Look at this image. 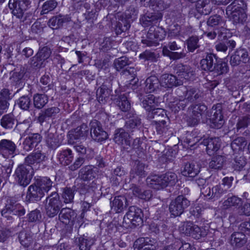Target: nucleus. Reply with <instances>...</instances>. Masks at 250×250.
<instances>
[{"label": "nucleus", "mask_w": 250, "mask_h": 250, "mask_svg": "<svg viewBox=\"0 0 250 250\" xmlns=\"http://www.w3.org/2000/svg\"><path fill=\"white\" fill-rule=\"evenodd\" d=\"M190 204V201L184 196L179 195L170 203L169 211L174 216H180Z\"/></svg>", "instance_id": "nucleus-5"}, {"label": "nucleus", "mask_w": 250, "mask_h": 250, "mask_svg": "<svg viewBox=\"0 0 250 250\" xmlns=\"http://www.w3.org/2000/svg\"><path fill=\"white\" fill-rule=\"evenodd\" d=\"M139 58L144 62H157L158 61L157 59L158 58V54H156L154 52L147 50H146L143 53H141L139 56Z\"/></svg>", "instance_id": "nucleus-54"}, {"label": "nucleus", "mask_w": 250, "mask_h": 250, "mask_svg": "<svg viewBox=\"0 0 250 250\" xmlns=\"http://www.w3.org/2000/svg\"><path fill=\"white\" fill-rule=\"evenodd\" d=\"M109 94V89L104 85H102L96 91L97 98L100 103H104Z\"/></svg>", "instance_id": "nucleus-51"}, {"label": "nucleus", "mask_w": 250, "mask_h": 250, "mask_svg": "<svg viewBox=\"0 0 250 250\" xmlns=\"http://www.w3.org/2000/svg\"><path fill=\"white\" fill-rule=\"evenodd\" d=\"M88 131V127L85 124H83L80 126L71 130L68 132V143L69 144L74 145L81 138L85 137Z\"/></svg>", "instance_id": "nucleus-12"}, {"label": "nucleus", "mask_w": 250, "mask_h": 250, "mask_svg": "<svg viewBox=\"0 0 250 250\" xmlns=\"http://www.w3.org/2000/svg\"><path fill=\"white\" fill-rule=\"evenodd\" d=\"M247 145L245 139L240 137L234 139L231 144V147L233 151L242 150Z\"/></svg>", "instance_id": "nucleus-53"}, {"label": "nucleus", "mask_w": 250, "mask_h": 250, "mask_svg": "<svg viewBox=\"0 0 250 250\" xmlns=\"http://www.w3.org/2000/svg\"><path fill=\"white\" fill-rule=\"evenodd\" d=\"M44 195L42 189L35 182L28 187L26 199L30 202H37L40 201Z\"/></svg>", "instance_id": "nucleus-15"}, {"label": "nucleus", "mask_w": 250, "mask_h": 250, "mask_svg": "<svg viewBox=\"0 0 250 250\" xmlns=\"http://www.w3.org/2000/svg\"><path fill=\"white\" fill-rule=\"evenodd\" d=\"M226 162L225 156L222 155H217L213 157L209 163V167L211 169L215 170L221 169Z\"/></svg>", "instance_id": "nucleus-41"}, {"label": "nucleus", "mask_w": 250, "mask_h": 250, "mask_svg": "<svg viewBox=\"0 0 250 250\" xmlns=\"http://www.w3.org/2000/svg\"><path fill=\"white\" fill-rule=\"evenodd\" d=\"M130 27V23L126 19H122L117 25L116 30L118 32H125Z\"/></svg>", "instance_id": "nucleus-62"}, {"label": "nucleus", "mask_w": 250, "mask_h": 250, "mask_svg": "<svg viewBox=\"0 0 250 250\" xmlns=\"http://www.w3.org/2000/svg\"><path fill=\"white\" fill-rule=\"evenodd\" d=\"M160 84V80L154 76H151L146 79V81L145 90L147 93L154 91Z\"/></svg>", "instance_id": "nucleus-38"}, {"label": "nucleus", "mask_w": 250, "mask_h": 250, "mask_svg": "<svg viewBox=\"0 0 250 250\" xmlns=\"http://www.w3.org/2000/svg\"><path fill=\"white\" fill-rule=\"evenodd\" d=\"M250 124V116L242 117L238 119L234 129H236L237 133H241L242 130L247 127Z\"/></svg>", "instance_id": "nucleus-47"}, {"label": "nucleus", "mask_w": 250, "mask_h": 250, "mask_svg": "<svg viewBox=\"0 0 250 250\" xmlns=\"http://www.w3.org/2000/svg\"><path fill=\"white\" fill-rule=\"evenodd\" d=\"M15 119L12 114L3 115L0 120L1 126L5 129H12L15 125Z\"/></svg>", "instance_id": "nucleus-40"}, {"label": "nucleus", "mask_w": 250, "mask_h": 250, "mask_svg": "<svg viewBox=\"0 0 250 250\" xmlns=\"http://www.w3.org/2000/svg\"><path fill=\"white\" fill-rule=\"evenodd\" d=\"M62 207V203L60 196L56 191H53L45 200V209L49 217L56 216Z\"/></svg>", "instance_id": "nucleus-3"}, {"label": "nucleus", "mask_w": 250, "mask_h": 250, "mask_svg": "<svg viewBox=\"0 0 250 250\" xmlns=\"http://www.w3.org/2000/svg\"><path fill=\"white\" fill-rule=\"evenodd\" d=\"M244 3L242 0H234L226 8L227 14L230 16L234 23H242L246 20L247 15L244 12Z\"/></svg>", "instance_id": "nucleus-1"}, {"label": "nucleus", "mask_w": 250, "mask_h": 250, "mask_svg": "<svg viewBox=\"0 0 250 250\" xmlns=\"http://www.w3.org/2000/svg\"><path fill=\"white\" fill-rule=\"evenodd\" d=\"M165 35V32L162 28L151 26L147 32L146 39H143L142 42L146 46L155 47L159 44V41L163 40Z\"/></svg>", "instance_id": "nucleus-4"}, {"label": "nucleus", "mask_w": 250, "mask_h": 250, "mask_svg": "<svg viewBox=\"0 0 250 250\" xmlns=\"http://www.w3.org/2000/svg\"><path fill=\"white\" fill-rule=\"evenodd\" d=\"M161 176L163 188L168 186H172L178 181L177 175L173 172H167Z\"/></svg>", "instance_id": "nucleus-32"}, {"label": "nucleus", "mask_w": 250, "mask_h": 250, "mask_svg": "<svg viewBox=\"0 0 250 250\" xmlns=\"http://www.w3.org/2000/svg\"><path fill=\"white\" fill-rule=\"evenodd\" d=\"M143 212L141 209L136 206H131L124 217L123 223L131 224L136 227L143 224Z\"/></svg>", "instance_id": "nucleus-6"}, {"label": "nucleus", "mask_w": 250, "mask_h": 250, "mask_svg": "<svg viewBox=\"0 0 250 250\" xmlns=\"http://www.w3.org/2000/svg\"><path fill=\"white\" fill-rule=\"evenodd\" d=\"M116 103L119 108L123 112H127L131 108V104L127 96L121 94L116 100Z\"/></svg>", "instance_id": "nucleus-39"}, {"label": "nucleus", "mask_w": 250, "mask_h": 250, "mask_svg": "<svg viewBox=\"0 0 250 250\" xmlns=\"http://www.w3.org/2000/svg\"><path fill=\"white\" fill-rule=\"evenodd\" d=\"M151 112L149 113L148 116L150 118L155 119V120L159 121L158 119L160 117H164L165 115V111L164 109L160 108H155Z\"/></svg>", "instance_id": "nucleus-61"}, {"label": "nucleus", "mask_w": 250, "mask_h": 250, "mask_svg": "<svg viewBox=\"0 0 250 250\" xmlns=\"http://www.w3.org/2000/svg\"><path fill=\"white\" fill-rule=\"evenodd\" d=\"M17 146L12 141L2 139L0 141V153L5 158L13 157L16 154Z\"/></svg>", "instance_id": "nucleus-11"}, {"label": "nucleus", "mask_w": 250, "mask_h": 250, "mask_svg": "<svg viewBox=\"0 0 250 250\" xmlns=\"http://www.w3.org/2000/svg\"><path fill=\"white\" fill-rule=\"evenodd\" d=\"M33 234L23 230L20 232L19 234V239L21 244L25 248H32V244L34 243V239Z\"/></svg>", "instance_id": "nucleus-27"}, {"label": "nucleus", "mask_w": 250, "mask_h": 250, "mask_svg": "<svg viewBox=\"0 0 250 250\" xmlns=\"http://www.w3.org/2000/svg\"><path fill=\"white\" fill-rule=\"evenodd\" d=\"M192 114L194 116H199L202 118V115L207 110V107L204 104H198L191 106Z\"/></svg>", "instance_id": "nucleus-56"}, {"label": "nucleus", "mask_w": 250, "mask_h": 250, "mask_svg": "<svg viewBox=\"0 0 250 250\" xmlns=\"http://www.w3.org/2000/svg\"><path fill=\"white\" fill-rule=\"evenodd\" d=\"M250 61V57L248 52L244 49L237 50L231 57L232 62H247Z\"/></svg>", "instance_id": "nucleus-33"}, {"label": "nucleus", "mask_w": 250, "mask_h": 250, "mask_svg": "<svg viewBox=\"0 0 250 250\" xmlns=\"http://www.w3.org/2000/svg\"><path fill=\"white\" fill-rule=\"evenodd\" d=\"M206 235V233L205 230H202L201 228L198 226L194 225V227L192 228L189 236H191L196 239H199L202 236H204Z\"/></svg>", "instance_id": "nucleus-59"}, {"label": "nucleus", "mask_w": 250, "mask_h": 250, "mask_svg": "<svg viewBox=\"0 0 250 250\" xmlns=\"http://www.w3.org/2000/svg\"><path fill=\"white\" fill-rule=\"evenodd\" d=\"M42 137L39 133H33L26 137L23 142V148L26 151L32 150L41 141Z\"/></svg>", "instance_id": "nucleus-21"}, {"label": "nucleus", "mask_w": 250, "mask_h": 250, "mask_svg": "<svg viewBox=\"0 0 250 250\" xmlns=\"http://www.w3.org/2000/svg\"><path fill=\"white\" fill-rule=\"evenodd\" d=\"M30 4L29 0H9L8 7L13 16L21 19Z\"/></svg>", "instance_id": "nucleus-7"}, {"label": "nucleus", "mask_w": 250, "mask_h": 250, "mask_svg": "<svg viewBox=\"0 0 250 250\" xmlns=\"http://www.w3.org/2000/svg\"><path fill=\"white\" fill-rule=\"evenodd\" d=\"M184 100L174 98L173 101L170 102L169 106L172 110L176 112L181 109H183L185 107L186 104L184 103Z\"/></svg>", "instance_id": "nucleus-55"}, {"label": "nucleus", "mask_w": 250, "mask_h": 250, "mask_svg": "<svg viewBox=\"0 0 250 250\" xmlns=\"http://www.w3.org/2000/svg\"><path fill=\"white\" fill-rule=\"evenodd\" d=\"M247 238L243 232H234L231 234L230 243L234 247L239 248L244 246L247 242Z\"/></svg>", "instance_id": "nucleus-25"}, {"label": "nucleus", "mask_w": 250, "mask_h": 250, "mask_svg": "<svg viewBox=\"0 0 250 250\" xmlns=\"http://www.w3.org/2000/svg\"><path fill=\"white\" fill-rule=\"evenodd\" d=\"M98 169L92 166H86L82 168L79 172L81 178L84 181H90L98 176Z\"/></svg>", "instance_id": "nucleus-20"}, {"label": "nucleus", "mask_w": 250, "mask_h": 250, "mask_svg": "<svg viewBox=\"0 0 250 250\" xmlns=\"http://www.w3.org/2000/svg\"><path fill=\"white\" fill-rule=\"evenodd\" d=\"M17 104L21 109L27 110L31 105L30 99L27 96H23L19 99Z\"/></svg>", "instance_id": "nucleus-57"}, {"label": "nucleus", "mask_w": 250, "mask_h": 250, "mask_svg": "<svg viewBox=\"0 0 250 250\" xmlns=\"http://www.w3.org/2000/svg\"><path fill=\"white\" fill-rule=\"evenodd\" d=\"M48 97L43 94H36L33 97V104L34 107L38 109H42L47 104Z\"/></svg>", "instance_id": "nucleus-37"}, {"label": "nucleus", "mask_w": 250, "mask_h": 250, "mask_svg": "<svg viewBox=\"0 0 250 250\" xmlns=\"http://www.w3.org/2000/svg\"><path fill=\"white\" fill-rule=\"evenodd\" d=\"M145 165L140 161H136L134 166L130 172V179H134L135 175L140 178L145 177L146 175L145 170Z\"/></svg>", "instance_id": "nucleus-34"}, {"label": "nucleus", "mask_w": 250, "mask_h": 250, "mask_svg": "<svg viewBox=\"0 0 250 250\" xmlns=\"http://www.w3.org/2000/svg\"><path fill=\"white\" fill-rule=\"evenodd\" d=\"M45 155L40 150L36 149L25 157L24 163L29 166L39 164L44 161Z\"/></svg>", "instance_id": "nucleus-24"}, {"label": "nucleus", "mask_w": 250, "mask_h": 250, "mask_svg": "<svg viewBox=\"0 0 250 250\" xmlns=\"http://www.w3.org/2000/svg\"><path fill=\"white\" fill-rule=\"evenodd\" d=\"M94 244V240L89 238L80 237L79 238L78 246L80 250H89Z\"/></svg>", "instance_id": "nucleus-52"}, {"label": "nucleus", "mask_w": 250, "mask_h": 250, "mask_svg": "<svg viewBox=\"0 0 250 250\" xmlns=\"http://www.w3.org/2000/svg\"><path fill=\"white\" fill-rule=\"evenodd\" d=\"M131 137L123 128H118L115 131L113 140L117 144L124 148L131 146Z\"/></svg>", "instance_id": "nucleus-13"}, {"label": "nucleus", "mask_w": 250, "mask_h": 250, "mask_svg": "<svg viewBox=\"0 0 250 250\" xmlns=\"http://www.w3.org/2000/svg\"><path fill=\"white\" fill-rule=\"evenodd\" d=\"M58 2L56 0H47L42 6V10L41 11V15H44L48 13L55 9L57 6Z\"/></svg>", "instance_id": "nucleus-49"}, {"label": "nucleus", "mask_w": 250, "mask_h": 250, "mask_svg": "<svg viewBox=\"0 0 250 250\" xmlns=\"http://www.w3.org/2000/svg\"><path fill=\"white\" fill-rule=\"evenodd\" d=\"M71 21V17L68 15H59L52 17L48 21V25L53 29H57Z\"/></svg>", "instance_id": "nucleus-23"}, {"label": "nucleus", "mask_w": 250, "mask_h": 250, "mask_svg": "<svg viewBox=\"0 0 250 250\" xmlns=\"http://www.w3.org/2000/svg\"><path fill=\"white\" fill-rule=\"evenodd\" d=\"M76 213L69 208H63L61 210L59 218L62 223L65 225H73Z\"/></svg>", "instance_id": "nucleus-22"}, {"label": "nucleus", "mask_w": 250, "mask_h": 250, "mask_svg": "<svg viewBox=\"0 0 250 250\" xmlns=\"http://www.w3.org/2000/svg\"><path fill=\"white\" fill-rule=\"evenodd\" d=\"M60 109L57 107H51L42 110L39 114L38 121L42 124L51 117L55 116L60 112Z\"/></svg>", "instance_id": "nucleus-28"}, {"label": "nucleus", "mask_w": 250, "mask_h": 250, "mask_svg": "<svg viewBox=\"0 0 250 250\" xmlns=\"http://www.w3.org/2000/svg\"><path fill=\"white\" fill-rule=\"evenodd\" d=\"M161 176L157 175H151L146 179L147 185L151 188L155 189L163 188Z\"/></svg>", "instance_id": "nucleus-44"}, {"label": "nucleus", "mask_w": 250, "mask_h": 250, "mask_svg": "<svg viewBox=\"0 0 250 250\" xmlns=\"http://www.w3.org/2000/svg\"><path fill=\"white\" fill-rule=\"evenodd\" d=\"M199 39L197 36H192L187 41L188 48L189 51L193 52L199 47Z\"/></svg>", "instance_id": "nucleus-60"}, {"label": "nucleus", "mask_w": 250, "mask_h": 250, "mask_svg": "<svg viewBox=\"0 0 250 250\" xmlns=\"http://www.w3.org/2000/svg\"><path fill=\"white\" fill-rule=\"evenodd\" d=\"M223 23L222 18L218 15H214L210 16L207 21V24L210 27H215Z\"/></svg>", "instance_id": "nucleus-58"}, {"label": "nucleus", "mask_w": 250, "mask_h": 250, "mask_svg": "<svg viewBox=\"0 0 250 250\" xmlns=\"http://www.w3.org/2000/svg\"><path fill=\"white\" fill-rule=\"evenodd\" d=\"M90 133L92 139L98 142H102L108 138L107 133L104 130L100 122L94 120L89 124Z\"/></svg>", "instance_id": "nucleus-8"}, {"label": "nucleus", "mask_w": 250, "mask_h": 250, "mask_svg": "<svg viewBox=\"0 0 250 250\" xmlns=\"http://www.w3.org/2000/svg\"><path fill=\"white\" fill-rule=\"evenodd\" d=\"M162 18V14L159 12H147L141 16L140 21L142 25L145 27L156 23Z\"/></svg>", "instance_id": "nucleus-17"}, {"label": "nucleus", "mask_w": 250, "mask_h": 250, "mask_svg": "<svg viewBox=\"0 0 250 250\" xmlns=\"http://www.w3.org/2000/svg\"><path fill=\"white\" fill-rule=\"evenodd\" d=\"M58 159L60 163L63 166H68L73 160V155L70 149L62 150L58 154Z\"/></svg>", "instance_id": "nucleus-30"}, {"label": "nucleus", "mask_w": 250, "mask_h": 250, "mask_svg": "<svg viewBox=\"0 0 250 250\" xmlns=\"http://www.w3.org/2000/svg\"><path fill=\"white\" fill-rule=\"evenodd\" d=\"M227 192V188L223 186L217 185L211 188L208 186H205L201 188V193L207 199H218Z\"/></svg>", "instance_id": "nucleus-9"}, {"label": "nucleus", "mask_w": 250, "mask_h": 250, "mask_svg": "<svg viewBox=\"0 0 250 250\" xmlns=\"http://www.w3.org/2000/svg\"><path fill=\"white\" fill-rule=\"evenodd\" d=\"M36 182L37 184L42 189L44 194L53 188V182L47 177L37 179Z\"/></svg>", "instance_id": "nucleus-42"}, {"label": "nucleus", "mask_w": 250, "mask_h": 250, "mask_svg": "<svg viewBox=\"0 0 250 250\" xmlns=\"http://www.w3.org/2000/svg\"><path fill=\"white\" fill-rule=\"evenodd\" d=\"M51 53V51L48 47L44 46L42 48L39 49L38 52L36 54V56L34 57L35 59L33 61H35V62H44L47 61L49 59Z\"/></svg>", "instance_id": "nucleus-45"}, {"label": "nucleus", "mask_w": 250, "mask_h": 250, "mask_svg": "<svg viewBox=\"0 0 250 250\" xmlns=\"http://www.w3.org/2000/svg\"><path fill=\"white\" fill-rule=\"evenodd\" d=\"M62 196L64 203H72L74 197V190L66 187L63 189Z\"/></svg>", "instance_id": "nucleus-50"}, {"label": "nucleus", "mask_w": 250, "mask_h": 250, "mask_svg": "<svg viewBox=\"0 0 250 250\" xmlns=\"http://www.w3.org/2000/svg\"><path fill=\"white\" fill-rule=\"evenodd\" d=\"M142 105L146 110L150 112L158 106V102L153 95L146 96L142 101Z\"/></svg>", "instance_id": "nucleus-36"}, {"label": "nucleus", "mask_w": 250, "mask_h": 250, "mask_svg": "<svg viewBox=\"0 0 250 250\" xmlns=\"http://www.w3.org/2000/svg\"><path fill=\"white\" fill-rule=\"evenodd\" d=\"M242 200L236 196H232L228 197L222 204L224 209H230L232 208H237L242 204Z\"/></svg>", "instance_id": "nucleus-31"}, {"label": "nucleus", "mask_w": 250, "mask_h": 250, "mask_svg": "<svg viewBox=\"0 0 250 250\" xmlns=\"http://www.w3.org/2000/svg\"><path fill=\"white\" fill-rule=\"evenodd\" d=\"M46 142L48 147L56 149L61 145L62 141L57 134L48 131L46 133Z\"/></svg>", "instance_id": "nucleus-35"}, {"label": "nucleus", "mask_w": 250, "mask_h": 250, "mask_svg": "<svg viewBox=\"0 0 250 250\" xmlns=\"http://www.w3.org/2000/svg\"><path fill=\"white\" fill-rule=\"evenodd\" d=\"M200 168L197 165L194 163H187L182 170L183 176L189 177H194L199 172Z\"/></svg>", "instance_id": "nucleus-29"}, {"label": "nucleus", "mask_w": 250, "mask_h": 250, "mask_svg": "<svg viewBox=\"0 0 250 250\" xmlns=\"http://www.w3.org/2000/svg\"><path fill=\"white\" fill-rule=\"evenodd\" d=\"M206 146L207 153L211 155L216 152L220 147L221 142L218 137L208 138L204 139L200 143Z\"/></svg>", "instance_id": "nucleus-18"}, {"label": "nucleus", "mask_w": 250, "mask_h": 250, "mask_svg": "<svg viewBox=\"0 0 250 250\" xmlns=\"http://www.w3.org/2000/svg\"><path fill=\"white\" fill-rule=\"evenodd\" d=\"M185 99L190 102H194L202 96L200 91L195 88H189L185 91Z\"/></svg>", "instance_id": "nucleus-43"}, {"label": "nucleus", "mask_w": 250, "mask_h": 250, "mask_svg": "<svg viewBox=\"0 0 250 250\" xmlns=\"http://www.w3.org/2000/svg\"><path fill=\"white\" fill-rule=\"evenodd\" d=\"M210 118V126L214 128H220L224 124V120L220 109L212 108Z\"/></svg>", "instance_id": "nucleus-19"}, {"label": "nucleus", "mask_w": 250, "mask_h": 250, "mask_svg": "<svg viewBox=\"0 0 250 250\" xmlns=\"http://www.w3.org/2000/svg\"><path fill=\"white\" fill-rule=\"evenodd\" d=\"M129 119L126 122L125 126L131 130L141 125V119L136 114H129Z\"/></svg>", "instance_id": "nucleus-46"}, {"label": "nucleus", "mask_w": 250, "mask_h": 250, "mask_svg": "<svg viewBox=\"0 0 250 250\" xmlns=\"http://www.w3.org/2000/svg\"><path fill=\"white\" fill-rule=\"evenodd\" d=\"M111 209L116 213L122 212L127 206V200L124 196H118L110 201Z\"/></svg>", "instance_id": "nucleus-26"}, {"label": "nucleus", "mask_w": 250, "mask_h": 250, "mask_svg": "<svg viewBox=\"0 0 250 250\" xmlns=\"http://www.w3.org/2000/svg\"><path fill=\"white\" fill-rule=\"evenodd\" d=\"M84 162L85 159L84 158L79 157L69 167V168L71 171H75L80 168L84 164Z\"/></svg>", "instance_id": "nucleus-64"}, {"label": "nucleus", "mask_w": 250, "mask_h": 250, "mask_svg": "<svg viewBox=\"0 0 250 250\" xmlns=\"http://www.w3.org/2000/svg\"><path fill=\"white\" fill-rule=\"evenodd\" d=\"M168 74H163L160 78V85L165 88H171L182 85L183 80Z\"/></svg>", "instance_id": "nucleus-16"}, {"label": "nucleus", "mask_w": 250, "mask_h": 250, "mask_svg": "<svg viewBox=\"0 0 250 250\" xmlns=\"http://www.w3.org/2000/svg\"><path fill=\"white\" fill-rule=\"evenodd\" d=\"M157 245L155 240L149 238H140L134 244V250H155Z\"/></svg>", "instance_id": "nucleus-14"}, {"label": "nucleus", "mask_w": 250, "mask_h": 250, "mask_svg": "<svg viewBox=\"0 0 250 250\" xmlns=\"http://www.w3.org/2000/svg\"><path fill=\"white\" fill-rule=\"evenodd\" d=\"M155 127L158 134L162 135H169L168 125H166L167 122L162 120L161 121L155 120Z\"/></svg>", "instance_id": "nucleus-48"}, {"label": "nucleus", "mask_w": 250, "mask_h": 250, "mask_svg": "<svg viewBox=\"0 0 250 250\" xmlns=\"http://www.w3.org/2000/svg\"><path fill=\"white\" fill-rule=\"evenodd\" d=\"M33 173L32 166L24 163L19 165L16 168L14 174L15 179L19 185L26 187L30 183Z\"/></svg>", "instance_id": "nucleus-2"}, {"label": "nucleus", "mask_w": 250, "mask_h": 250, "mask_svg": "<svg viewBox=\"0 0 250 250\" xmlns=\"http://www.w3.org/2000/svg\"><path fill=\"white\" fill-rule=\"evenodd\" d=\"M28 216V220L31 222L39 221L42 218L41 211L37 209L31 211Z\"/></svg>", "instance_id": "nucleus-63"}, {"label": "nucleus", "mask_w": 250, "mask_h": 250, "mask_svg": "<svg viewBox=\"0 0 250 250\" xmlns=\"http://www.w3.org/2000/svg\"><path fill=\"white\" fill-rule=\"evenodd\" d=\"M6 211H9L10 214L19 217L23 216L25 213V210L24 208L20 204L11 198L7 200L5 208L1 210V215H6Z\"/></svg>", "instance_id": "nucleus-10"}]
</instances>
